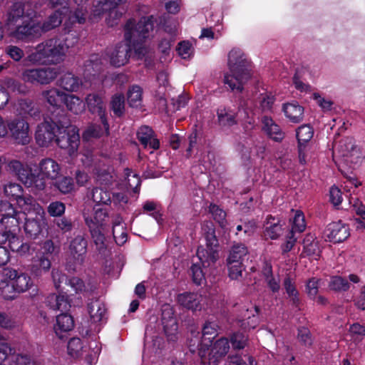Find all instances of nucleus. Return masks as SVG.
Returning a JSON list of instances; mask_svg holds the SVG:
<instances>
[{"label":"nucleus","mask_w":365,"mask_h":365,"mask_svg":"<svg viewBox=\"0 0 365 365\" xmlns=\"http://www.w3.org/2000/svg\"><path fill=\"white\" fill-rule=\"evenodd\" d=\"M190 272L193 283L197 285H201L203 281H205V274L200 264L193 263L190 267Z\"/></svg>","instance_id":"nucleus-60"},{"label":"nucleus","mask_w":365,"mask_h":365,"mask_svg":"<svg viewBox=\"0 0 365 365\" xmlns=\"http://www.w3.org/2000/svg\"><path fill=\"white\" fill-rule=\"evenodd\" d=\"M25 211L24 210L23 212L17 211L8 201L1 203L0 205V216H1L0 222L3 228L17 234L20 230V224L26 216Z\"/></svg>","instance_id":"nucleus-9"},{"label":"nucleus","mask_w":365,"mask_h":365,"mask_svg":"<svg viewBox=\"0 0 365 365\" xmlns=\"http://www.w3.org/2000/svg\"><path fill=\"white\" fill-rule=\"evenodd\" d=\"M110 109L117 117H121L125 113V96L123 93L114 94L110 103Z\"/></svg>","instance_id":"nucleus-50"},{"label":"nucleus","mask_w":365,"mask_h":365,"mask_svg":"<svg viewBox=\"0 0 365 365\" xmlns=\"http://www.w3.org/2000/svg\"><path fill=\"white\" fill-rule=\"evenodd\" d=\"M30 16L25 12V5L23 2L17 1L12 4L6 14V25L8 30L19 24H24L26 19Z\"/></svg>","instance_id":"nucleus-20"},{"label":"nucleus","mask_w":365,"mask_h":365,"mask_svg":"<svg viewBox=\"0 0 365 365\" xmlns=\"http://www.w3.org/2000/svg\"><path fill=\"white\" fill-rule=\"evenodd\" d=\"M226 265L228 271V277L230 279L239 280L242 277V272L246 268L243 262L226 260Z\"/></svg>","instance_id":"nucleus-48"},{"label":"nucleus","mask_w":365,"mask_h":365,"mask_svg":"<svg viewBox=\"0 0 365 365\" xmlns=\"http://www.w3.org/2000/svg\"><path fill=\"white\" fill-rule=\"evenodd\" d=\"M88 242L82 235H77L70 242L69 250L76 263L82 264L87 252Z\"/></svg>","instance_id":"nucleus-25"},{"label":"nucleus","mask_w":365,"mask_h":365,"mask_svg":"<svg viewBox=\"0 0 365 365\" xmlns=\"http://www.w3.org/2000/svg\"><path fill=\"white\" fill-rule=\"evenodd\" d=\"M218 325L215 322L206 321L202 329L201 337L203 341L212 345L213 339L218 335Z\"/></svg>","instance_id":"nucleus-43"},{"label":"nucleus","mask_w":365,"mask_h":365,"mask_svg":"<svg viewBox=\"0 0 365 365\" xmlns=\"http://www.w3.org/2000/svg\"><path fill=\"white\" fill-rule=\"evenodd\" d=\"M341 156L345 158L346 162L356 165L364 158L361 148L356 145L353 137H345L339 141L338 148Z\"/></svg>","instance_id":"nucleus-13"},{"label":"nucleus","mask_w":365,"mask_h":365,"mask_svg":"<svg viewBox=\"0 0 365 365\" xmlns=\"http://www.w3.org/2000/svg\"><path fill=\"white\" fill-rule=\"evenodd\" d=\"M7 167L25 186L31 187L34 192L43 190L46 185V178L56 179L61 170L59 164L50 158H43L39 162L38 173L36 170L34 172L31 168L16 160H11Z\"/></svg>","instance_id":"nucleus-3"},{"label":"nucleus","mask_w":365,"mask_h":365,"mask_svg":"<svg viewBox=\"0 0 365 365\" xmlns=\"http://www.w3.org/2000/svg\"><path fill=\"white\" fill-rule=\"evenodd\" d=\"M136 135L138 141L144 148H149L153 150H158L160 148V140L151 127L148 125L140 126L137 131Z\"/></svg>","instance_id":"nucleus-21"},{"label":"nucleus","mask_w":365,"mask_h":365,"mask_svg":"<svg viewBox=\"0 0 365 365\" xmlns=\"http://www.w3.org/2000/svg\"><path fill=\"white\" fill-rule=\"evenodd\" d=\"M47 302L51 309L66 312L71 307L67 295L53 294L48 297Z\"/></svg>","instance_id":"nucleus-35"},{"label":"nucleus","mask_w":365,"mask_h":365,"mask_svg":"<svg viewBox=\"0 0 365 365\" xmlns=\"http://www.w3.org/2000/svg\"><path fill=\"white\" fill-rule=\"evenodd\" d=\"M321 279L317 277L309 279L306 283V292L311 299L316 298L319 292V286Z\"/></svg>","instance_id":"nucleus-59"},{"label":"nucleus","mask_w":365,"mask_h":365,"mask_svg":"<svg viewBox=\"0 0 365 365\" xmlns=\"http://www.w3.org/2000/svg\"><path fill=\"white\" fill-rule=\"evenodd\" d=\"M210 346L211 349L205 364L219 365L230 350L229 340L226 337H221Z\"/></svg>","instance_id":"nucleus-18"},{"label":"nucleus","mask_w":365,"mask_h":365,"mask_svg":"<svg viewBox=\"0 0 365 365\" xmlns=\"http://www.w3.org/2000/svg\"><path fill=\"white\" fill-rule=\"evenodd\" d=\"M7 127L17 143L26 145L29 143V125L24 119L15 118L8 123Z\"/></svg>","instance_id":"nucleus-17"},{"label":"nucleus","mask_w":365,"mask_h":365,"mask_svg":"<svg viewBox=\"0 0 365 365\" xmlns=\"http://www.w3.org/2000/svg\"><path fill=\"white\" fill-rule=\"evenodd\" d=\"M53 223L57 230L62 234H71L74 228V221L70 216H62L58 218H53Z\"/></svg>","instance_id":"nucleus-47"},{"label":"nucleus","mask_w":365,"mask_h":365,"mask_svg":"<svg viewBox=\"0 0 365 365\" xmlns=\"http://www.w3.org/2000/svg\"><path fill=\"white\" fill-rule=\"evenodd\" d=\"M68 4L62 5L63 10H56L43 22L42 24H41V34L44 32L49 31L61 24L65 14L63 11H66V12L69 11V8L66 6Z\"/></svg>","instance_id":"nucleus-29"},{"label":"nucleus","mask_w":365,"mask_h":365,"mask_svg":"<svg viewBox=\"0 0 365 365\" xmlns=\"http://www.w3.org/2000/svg\"><path fill=\"white\" fill-rule=\"evenodd\" d=\"M202 233L205 240V247L197 248V256L204 267H208L219 259L220 243L216 235L215 226L211 221H205L202 225Z\"/></svg>","instance_id":"nucleus-6"},{"label":"nucleus","mask_w":365,"mask_h":365,"mask_svg":"<svg viewBox=\"0 0 365 365\" xmlns=\"http://www.w3.org/2000/svg\"><path fill=\"white\" fill-rule=\"evenodd\" d=\"M18 292L15 289L11 283H7L0 288V294L6 300L14 299L17 296Z\"/></svg>","instance_id":"nucleus-62"},{"label":"nucleus","mask_w":365,"mask_h":365,"mask_svg":"<svg viewBox=\"0 0 365 365\" xmlns=\"http://www.w3.org/2000/svg\"><path fill=\"white\" fill-rule=\"evenodd\" d=\"M125 1L126 0H101L99 4L101 5V11H99L98 14L110 12Z\"/></svg>","instance_id":"nucleus-61"},{"label":"nucleus","mask_w":365,"mask_h":365,"mask_svg":"<svg viewBox=\"0 0 365 365\" xmlns=\"http://www.w3.org/2000/svg\"><path fill=\"white\" fill-rule=\"evenodd\" d=\"M326 240L334 244L345 241L349 236V227L341 220L328 224L324 231Z\"/></svg>","instance_id":"nucleus-15"},{"label":"nucleus","mask_w":365,"mask_h":365,"mask_svg":"<svg viewBox=\"0 0 365 365\" xmlns=\"http://www.w3.org/2000/svg\"><path fill=\"white\" fill-rule=\"evenodd\" d=\"M297 143H309L313 137L314 130L309 124L299 126L296 131Z\"/></svg>","instance_id":"nucleus-54"},{"label":"nucleus","mask_w":365,"mask_h":365,"mask_svg":"<svg viewBox=\"0 0 365 365\" xmlns=\"http://www.w3.org/2000/svg\"><path fill=\"white\" fill-rule=\"evenodd\" d=\"M47 212L52 217H61L64 215L66 212V205L61 201L51 202L47 207Z\"/></svg>","instance_id":"nucleus-56"},{"label":"nucleus","mask_w":365,"mask_h":365,"mask_svg":"<svg viewBox=\"0 0 365 365\" xmlns=\"http://www.w3.org/2000/svg\"><path fill=\"white\" fill-rule=\"evenodd\" d=\"M92 200L96 203L95 206L108 205L111 202V192L103 187H93Z\"/></svg>","instance_id":"nucleus-42"},{"label":"nucleus","mask_w":365,"mask_h":365,"mask_svg":"<svg viewBox=\"0 0 365 365\" xmlns=\"http://www.w3.org/2000/svg\"><path fill=\"white\" fill-rule=\"evenodd\" d=\"M284 223L279 217L268 215L265 220L263 236L265 240H277L282 234Z\"/></svg>","instance_id":"nucleus-23"},{"label":"nucleus","mask_w":365,"mask_h":365,"mask_svg":"<svg viewBox=\"0 0 365 365\" xmlns=\"http://www.w3.org/2000/svg\"><path fill=\"white\" fill-rule=\"evenodd\" d=\"M178 303L186 308L192 311L200 310L202 296L195 292H183L177 296Z\"/></svg>","instance_id":"nucleus-27"},{"label":"nucleus","mask_w":365,"mask_h":365,"mask_svg":"<svg viewBox=\"0 0 365 365\" xmlns=\"http://www.w3.org/2000/svg\"><path fill=\"white\" fill-rule=\"evenodd\" d=\"M349 204L356 214L361 217L362 227L365 229V205L357 197L349 198Z\"/></svg>","instance_id":"nucleus-58"},{"label":"nucleus","mask_w":365,"mask_h":365,"mask_svg":"<svg viewBox=\"0 0 365 365\" xmlns=\"http://www.w3.org/2000/svg\"><path fill=\"white\" fill-rule=\"evenodd\" d=\"M80 83V79L70 72L63 74L58 81V85L61 88L70 92L76 91L79 88Z\"/></svg>","instance_id":"nucleus-36"},{"label":"nucleus","mask_w":365,"mask_h":365,"mask_svg":"<svg viewBox=\"0 0 365 365\" xmlns=\"http://www.w3.org/2000/svg\"><path fill=\"white\" fill-rule=\"evenodd\" d=\"M87 308L91 320L95 323L101 322L106 313L105 304L99 298L91 299Z\"/></svg>","instance_id":"nucleus-30"},{"label":"nucleus","mask_w":365,"mask_h":365,"mask_svg":"<svg viewBox=\"0 0 365 365\" xmlns=\"http://www.w3.org/2000/svg\"><path fill=\"white\" fill-rule=\"evenodd\" d=\"M35 217H24V228L26 236L32 240H37L43 237L44 222L43 216L38 212H34Z\"/></svg>","instance_id":"nucleus-16"},{"label":"nucleus","mask_w":365,"mask_h":365,"mask_svg":"<svg viewBox=\"0 0 365 365\" xmlns=\"http://www.w3.org/2000/svg\"><path fill=\"white\" fill-rule=\"evenodd\" d=\"M93 211V214L91 215L84 213L83 218L96 249L100 253H103L107 249L103 230L106 219L108 218V212L106 208L98 207V206H95Z\"/></svg>","instance_id":"nucleus-7"},{"label":"nucleus","mask_w":365,"mask_h":365,"mask_svg":"<svg viewBox=\"0 0 365 365\" xmlns=\"http://www.w3.org/2000/svg\"><path fill=\"white\" fill-rule=\"evenodd\" d=\"M24 24H19L9 29V36L18 41L31 42L41 36V24L35 22L31 17L26 19Z\"/></svg>","instance_id":"nucleus-8"},{"label":"nucleus","mask_w":365,"mask_h":365,"mask_svg":"<svg viewBox=\"0 0 365 365\" xmlns=\"http://www.w3.org/2000/svg\"><path fill=\"white\" fill-rule=\"evenodd\" d=\"M227 65L230 73H225L224 84L232 91L242 93L245 84L252 76L251 61L242 50L233 48L229 52Z\"/></svg>","instance_id":"nucleus-4"},{"label":"nucleus","mask_w":365,"mask_h":365,"mask_svg":"<svg viewBox=\"0 0 365 365\" xmlns=\"http://www.w3.org/2000/svg\"><path fill=\"white\" fill-rule=\"evenodd\" d=\"M306 229L305 217L302 210H296L294 217L292 218V229L289 232L295 234L296 232L302 233Z\"/></svg>","instance_id":"nucleus-52"},{"label":"nucleus","mask_w":365,"mask_h":365,"mask_svg":"<svg viewBox=\"0 0 365 365\" xmlns=\"http://www.w3.org/2000/svg\"><path fill=\"white\" fill-rule=\"evenodd\" d=\"M351 284L348 279L341 275H332L329 277L328 288L335 293H344L349 290Z\"/></svg>","instance_id":"nucleus-33"},{"label":"nucleus","mask_w":365,"mask_h":365,"mask_svg":"<svg viewBox=\"0 0 365 365\" xmlns=\"http://www.w3.org/2000/svg\"><path fill=\"white\" fill-rule=\"evenodd\" d=\"M4 192L6 197L10 200H16L18 205L24 210L29 211L31 209L35 210L36 204L34 198L30 195H24V189L21 185L16 182H8L4 186Z\"/></svg>","instance_id":"nucleus-10"},{"label":"nucleus","mask_w":365,"mask_h":365,"mask_svg":"<svg viewBox=\"0 0 365 365\" xmlns=\"http://www.w3.org/2000/svg\"><path fill=\"white\" fill-rule=\"evenodd\" d=\"M73 327L74 320L71 315L67 313H62L56 317L53 330L58 339L61 340L66 339L67 335L73 330Z\"/></svg>","instance_id":"nucleus-22"},{"label":"nucleus","mask_w":365,"mask_h":365,"mask_svg":"<svg viewBox=\"0 0 365 365\" xmlns=\"http://www.w3.org/2000/svg\"><path fill=\"white\" fill-rule=\"evenodd\" d=\"M68 354L72 357H78L83 349L82 341L78 337L70 339L67 346Z\"/></svg>","instance_id":"nucleus-57"},{"label":"nucleus","mask_w":365,"mask_h":365,"mask_svg":"<svg viewBox=\"0 0 365 365\" xmlns=\"http://www.w3.org/2000/svg\"><path fill=\"white\" fill-rule=\"evenodd\" d=\"M282 111L291 123H299L304 119V108L297 101L284 103Z\"/></svg>","instance_id":"nucleus-28"},{"label":"nucleus","mask_w":365,"mask_h":365,"mask_svg":"<svg viewBox=\"0 0 365 365\" xmlns=\"http://www.w3.org/2000/svg\"><path fill=\"white\" fill-rule=\"evenodd\" d=\"M5 52L15 61H19L24 56V51L16 46H8L6 48Z\"/></svg>","instance_id":"nucleus-64"},{"label":"nucleus","mask_w":365,"mask_h":365,"mask_svg":"<svg viewBox=\"0 0 365 365\" xmlns=\"http://www.w3.org/2000/svg\"><path fill=\"white\" fill-rule=\"evenodd\" d=\"M200 336V333L191 338L188 341V348L191 353L194 354L197 351L198 356L201 359L202 364L206 363L207 356L206 351L209 350L210 344H207Z\"/></svg>","instance_id":"nucleus-31"},{"label":"nucleus","mask_w":365,"mask_h":365,"mask_svg":"<svg viewBox=\"0 0 365 365\" xmlns=\"http://www.w3.org/2000/svg\"><path fill=\"white\" fill-rule=\"evenodd\" d=\"M53 186L63 194H68L74 190L73 179L68 176H63L56 178Z\"/></svg>","instance_id":"nucleus-49"},{"label":"nucleus","mask_w":365,"mask_h":365,"mask_svg":"<svg viewBox=\"0 0 365 365\" xmlns=\"http://www.w3.org/2000/svg\"><path fill=\"white\" fill-rule=\"evenodd\" d=\"M88 110L93 114H97L106 130H109L107 120L106 106L102 98L96 93H90L86 98Z\"/></svg>","instance_id":"nucleus-19"},{"label":"nucleus","mask_w":365,"mask_h":365,"mask_svg":"<svg viewBox=\"0 0 365 365\" xmlns=\"http://www.w3.org/2000/svg\"><path fill=\"white\" fill-rule=\"evenodd\" d=\"M54 143L61 149L67 150L69 155H73L80 144L78 130L70 124L68 128L58 132Z\"/></svg>","instance_id":"nucleus-11"},{"label":"nucleus","mask_w":365,"mask_h":365,"mask_svg":"<svg viewBox=\"0 0 365 365\" xmlns=\"http://www.w3.org/2000/svg\"><path fill=\"white\" fill-rule=\"evenodd\" d=\"M229 365H257V361L250 355L245 354L243 356L239 354H230L228 356Z\"/></svg>","instance_id":"nucleus-53"},{"label":"nucleus","mask_w":365,"mask_h":365,"mask_svg":"<svg viewBox=\"0 0 365 365\" xmlns=\"http://www.w3.org/2000/svg\"><path fill=\"white\" fill-rule=\"evenodd\" d=\"M42 250V255H46L51 258V256L54 253H57L59 250V247L56 245L53 240H45L41 247Z\"/></svg>","instance_id":"nucleus-63"},{"label":"nucleus","mask_w":365,"mask_h":365,"mask_svg":"<svg viewBox=\"0 0 365 365\" xmlns=\"http://www.w3.org/2000/svg\"><path fill=\"white\" fill-rule=\"evenodd\" d=\"M217 123L220 126L230 128L237 124V114L230 108L220 107L217 109Z\"/></svg>","instance_id":"nucleus-32"},{"label":"nucleus","mask_w":365,"mask_h":365,"mask_svg":"<svg viewBox=\"0 0 365 365\" xmlns=\"http://www.w3.org/2000/svg\"><path fill=\"white\" fill-rule=\"evenodd\" d=\"M43 99L54 108L51 113H56L58 110H64L63 100H66L65 92L56 88H52L48 90L43 91L41 93Z\"/></svg>","instance_id":"nucleus-24"},{"label":"nucleus","mask_w":365,"mask_h":365,"mask_svg":"<svg viewBox=\"0 0 365 365\" xmlns=\"http://www.w3.org/2000/svg\"><path fill=\"white\" fill-rule=\"evenodd\" d=\"M248 253V248L245 244L241 242H235L229 250V254L226 260L244 263L245 258Z\"/></svg>","instance_id":"nucleus-34"},{"label":"nucleus","mask_w":365,"mask_h":365,"mask_svg":"<svg viewBox=\"0 0 365 365\" xmlns=\"http://www.w3.org/2000/svg\"><path fill=\"white\" fill-rule=\"evenodd\" d=\"M51 258L46 255H40L32 262L31 270L36 276H41L47 272L51 266Z\"/></svg>","instance_id":"nucleus-37"},{"label":"nucleus","mask_w":365,"mask_h":365,"mask_svg":"<svg viewBox=\"0 0 365 365\" xmlns=\"http://www.w3.org/2000/svg\"><path fill=\"white\" fill-rule=\"evenodd\" d=\"M4 276L9 279L18 293H23L34 287L33 281L30 276L21 271L12 268H6L3 271Z\"/></svg>","instance_id":"nucleus-14"},{"label":"nucleus","mask_w":365,"mask_h":365,"mask_svg":"<svg viewBox=\"0 0 365 365\" xmlns=\"http://www.w3.org/2000/svg\"><path fill=\"white\" fill-rule=\"evenodd\" d=\"M303 252L307 256L319 257L321 250L318 241L315 240V237L312 234L306 235L303 240Z\"/></svg>","instance_id":"nucleus-38"},{"label":"nucleus","mask_w":365,"mask_h":365,"mask_svg":"<svg viewBox=\"0 0 365 365\" xmlns=\"http://www.w3.org/2000/svg\"><path fill=\"white\" fill-rule=\"evenodd\" d=\"M59 74V69L54 67H42L26 69L23 72V79L31 83L47 85Z\"/></svg>","instance_id":"nucleus-12"},{"label":"nucleus","mask_w":365,"mask_h":365,"mask_svg":"<svg viewBox=\"0 0 365 365\" xmlns=\"http://www.w3.org/2000/svg\"><path fill=\"white\" fill-rule=\"evenodd\" d=\"M297 339L302 346L307 348H310L314 341L310 330L305 327L297 329Z\"/></svg>","instance_id":"nucleus-55"},{"label":"nucleus","mask_w":365,"mask_h":365,"mask_svg":"<svg viewBox=\"0 0 365 365\" xmlns=\"http://www.w3.org/2000/svg\"><path fill=\"white\" fill-rule=\"evenodd\" d=\"M248 335L244 332L237 331L232 332L229 336V344L232 345L234 350H242L248 344Z\"/></svg>","instance_id":"nucleus-45"},{"label":"nucleus","mask_w":365,"mask_h":365,"mask_svg":"<svg viewBox=\"0 0 365 365\" xmlns=\"http://www.w3.org/2000/svg\"><path fill=\"white\" fill-rule=\"evenodd\" d=\"M18 110L21 114L28 115L34 119L40 117V111L31 99H20L18 103Z\"/></svg>","instance_id":"nucleus-39"},{"label":"nucleus","mask_w":365,"mask_h":365,"mask_svg":"<svg viewBox=\"0 0 365 365\" xmlns=\"http://www.w3.org/2000/svg\"><path fill=\"white\" fill-rule=\"evenodd\" d=\"M85 71L91 76L98 74L102 70V61L98 54H92L84 63Z\"/></svg>","instance_id":"nucleus-46"},{"label":"nucleus","mask_w":365,"mask_h":365,"mask_svg":"<svg viewBox=\"0 0 365 365\" xmlns=\"http://www.w3.org/2000/svg\"><path fill=\"white\" fill-rule=\"evenodd\" d=\"M143 89L138 85L130 86L127 93V101L130 107L139 108L143 102Z\"/></svg>","instance_id":"nucleus-41"},{"label":"nucleus","mask_w":365,"mask_h":365,"mask_svg":"<svg viewBox=\"0 0 365 365\" xmlns=\"http://www.w3.org/2000/svg\"><path fill=\"white\" fill-rule=\"evenodd\" d=\"M88 11L78 6L74 11H69L68 22L65 24L64 32L59 36L45 40L38 43L36 51L27 56L33 64L56 65L64 60L68 49L78 43L79 38L69 26L86 23Z\"/></svg>","instance_id":"nucleus-1"},{"label":"nucleus","mask_w":365,"mask_h":365,"mask_svg":"<svg viewBox=\"0 0 365 365\" xmlns=\"http://www.w3.org/2000/svg\"><path fill=\"white\" fill-rule=\"evenodd\" d=\"M262 130L275 142H281L284 138V133L282 130L270 116L264 115L262 117Z\"/></svg>","instance_id":"nucleus-26"},{"label":"nucleus","mask_w":365,"mask_h":365,"mask_svg":"<svg viewBox=\"0 0 365 365\" xmlns=\"http://www.w3.org/2000/svg\"><path fill=\"white\" fill-rule=\"evenodd\" d=\"M152 16H143L136 22L133 19H128L124 26L125 43H118L110 56V64L115 67L124 66L128 61L133 49L141 53L143 43L149 34L153 30Z\"/></svg>","instance_id":"nucleus-2"},{"label":"nucleus","mask_w":365,"mask_h":365,"mask_svg":"<svg viewBox=\"0 0 365 365\" xmlns=\"http://www.w3.org/2000/svg\"><path fill=\"white\" fill-rule=\"evenodd\" d=\"M208 210L212 215L213 220L218 223L221 227H225L227 224V214L224 210L214 203H210L208 207Z\"/></svg>","instance_id":"nucleus-51"},{"label":"nucleus","mask_w":365,"mask_h":365,"mask_svg":"<svg viewBox=\"0 0 365 365\" xmlns=\"http://www.w3.org/2000/svg\"><path fill=\"white\" fill-rule=\"evenodd\" d=\"M162 324L163 326L164 332L167 336L168 339L169 341H175L177 339L176 333L178 329V324L175 318L169 316L168 319H167L165 317V312H163L162 317Z\"/></svg>","instance_id":"nucleus-40"},{"label":"nucleus","mask_w":365,"mask_h":365,"mask_svg":"<svg viewBox=\"0 0 365 365\" xmlns=\"http://www.w3.org/2000/svg\"><path fill=\"white\" fill-rule=\"evenodd\" d=\"M69 125L70 119L65 110L50 113L37 126L35 133L36 143L41 147H48L55 142L58 132Z\"/></svg>","instance_id":"nucleus-5"},{"label":"nucleus","mask_w":365,"mask_h":365,"mask_svg":"<svg viewBox=\"0 0 365 365\" xmlns=\"http://www.w3.org/2000/svg\"><path fill=\"white\" fill-rule=\"evenodd\" d=\"M153 19H152L153 26L157 24L159 28L162 29L164 31L169 34H175V25L170 16L168 14H163L158 18H155L150 15Z\"/></svg>","instance_id":"nucleus-44"}]
</instances>
